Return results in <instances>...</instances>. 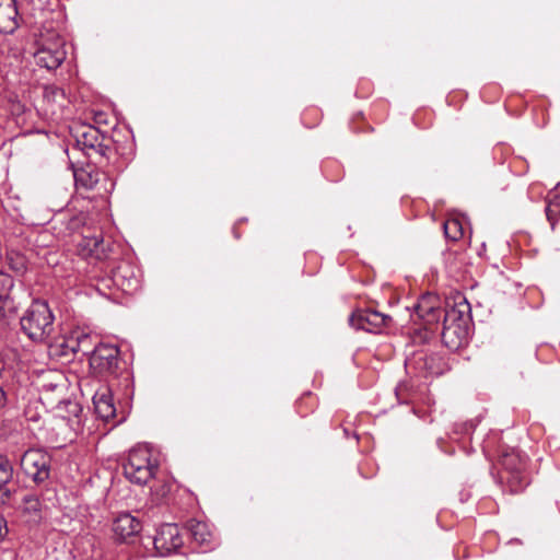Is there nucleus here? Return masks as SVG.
<instances>
[{
    "label": "nucleus",
    "instance_id": "nucleus-1",
    "mask_svg": "<svg viewBox=\"0 0 560 560\" xmlns=\"http://www.w3.org/2000/svg\"><path fill=\"white\" fill-rule=\"evenodd\" d=\"M54 314L47 302L35 300L20 319L22 331L33 341L48 340L55 329Z\"/></svg>",
    "mask_w": 560,
    "mask_h": 560
},
{
    "label": "nucleus",
    "instance_id": "nucleus-2",
    "mask_svg": "<svg viewBox=\"0 0 560 560\" xmlns=\"http://www.w3.org/2000/svg\"><path fill=\"white\" fill-rule=\"evenodd\" d=\"M158 463L152 458L148 446L139 445L130 450L124 464V475L132 483L144 486L155 475Z\"/></svg>",
    "mask_w": 560,
    "mask_h": 560
},
{
    "label": "nucleus",
    "instance_id": "nucleus-3",
    "mask_svg": "<svg viewBox=\"0 0 560 560\" xmlns=\"http://www.w3.org/2000/svg\"><path fill=\"white\" fill-rule=\"evenodd\" d=\"M470 318L466 311L451 307L444 314L442 341L452 351L465 346L469 340Z\"/></svg>",
    "mask_w": 560,
    "mask_h": 560
},
{
    "label": "nucleus",
    "instance_id": "nucleus-4",
    "mask_svg": "<svg viewBox=\"0 0 560 560\" xmlns=\"http://www.w3.org/2000/svg\"><path fill=\"white\" fill-rule=\"evenodd\" d=\"M500 463L503 467L501 479L509 485L512 492L522 491L528 481L524 472L525 463L520 453L512 450L502 455Z\"/></svg>",
    "mask_w": 560,
    "mask_h": 560
},
{
    "label": "nucleus",
    "instance_id": "nucleus-5",
    "mask_svg": "<svg viewBox=\"0 0 560 560\" xmlns=\"http://www.w3.org/2000/svg\"><path fill=\"white\" fill-rule=\"evenodd\" d=\"M51 458L42 450H27L21 458V468L34 482L42 483L49 478Z\"/></svg>",
    "mask_w": 560,
    "mask_h": 560
},
{
    "label": "nucleus",
    "instance_id": "nucleus-6",
    "mask_svg": "<svg viewBox=\"0 0 560 560\" xmlns=\"http://www.w3.org/2000/svg\"><path fill=\"white\" fill-rule=\"evenodd\" d=\"M390 322V316L370 308L354 311L349 317L351 327L370 334H381Z\"/></svg>",
    "mask_w": 560,
    "mask_h": 560
},
{
    "label": "nucleus",
    "instance_id": "nucleus-7",
    "mask_svg": "<svg viewBox=\"0 0 560 560\" xmlns=\"http://www.w3.org/2000/svg\"><path fill=\"white\" fill-rule=\"evenodd\" d=\"M119 350L113 345L100 343L95 346L89 359L91 369L100 374H114L118 366Z\"/></svg>",
    "mask_w": 560,
    "mask_h": 560
},
{
    "label": "nucleus",
    "instance_id": "nucleus-8",
    "mask_svg": "<svg viewBox=\"0 0 560 560\" xmlns=\"http://www.w3.org/2000/svg\"><path fill=\"white\" fill-rule=\"evenodd\" d=\"M153 544L159 555L164 557L177 551L184 541L177 525L167 523L158 528Z\"/></svg>",
    "mask_w": 560,
    "mask_h": 560
},
{
    "label": "nucleus",
    "instance_id": "nucleus-9",
    "mask_svg": "<svg viewBox=\"0 0 560 560\" xmlns=\"http://www.w3.org/2000/svg\"><path fill=\"white\" fill-rule=\"evenodd\" d=\"M67 52L61 42L44 45L34 55L37 66L47 70H55L65 61Z\"/></svg>",
    "mask_w": 560,
    "mask_h": 560
},
{
    "label": "nucleus",
    "instance_id": "nucleus-10",
    "mask_svg": "<svg viewBox=\"0 0 560 560\" xmlns=\"http://www.w3.org/2000/svg\"><path fill=\"white\" fill-rule=\"evenodd\" d=\"M417 316L427 325L438 324L445 312L441 306V301L435 294H424L415 305Z\"/></svg>",
    "mask_w": 560,
    "mask_h": 560
},
{
    "label": "nucleus",
    "instance_id": "nucleus-11",
    "mask_svg": "<svg viewBox=\"0 0 560 560\" xmlns=\"http://www.w3.org/2000/svg\"><path fill=\"white\" fill-rule=\"evenodd\" d=\"M142 529L141 522L129 512L119 513L114 520L112 530L119 541H129Z\"/></svg>",
    "mask_w": 560,
    "mask_h": 560
},
{
    "label": "nucleus",
    "instance_id": "nucleus-12",
    "mask_svg": "<svg viewBox=\"0 0 560 560\" xmlns=\"http://www.w3.org/2000/svg\"><path fill=\"white\" fill-rule=\"evenodd\" d=\"M188 530L192 542L202 552L212 550L217 545V539L209 525L201 521L191 520L188 522Z\"/></svg>",
    "mask_w": 560,
    "mask_h": 560
},
{
    "label": "nucleus",
    "instance_id": "nucleus-13",
    "mask_svg": "<svg viewBox=\"0 0 560 560\" xmlns=\"http://www.w3.org/2000/svg\"><path fill=\"white\" fill-rule=\"evenodd\" d=\"M14 287L13 278L4 272H0V317L10 318L14 316L19 310V304L11 295Z\"/></svg>",
    "mask_w": 560,
    "mask_h": 560
},
{
    "label": "nucleus",
    "instance_id": "nucleus-14",
    "mask_svg": "<svg viewBox=\"0 0 560 560\" xmlns=\"http://www.w3.org/2000/svg\"><path fill=\"white\" fill-rule=\"evenodd\" d=\"M94 411L98 418L108 421L116 416V408L112 390L107 386H101L93 395Z\"/></svg>",
    "mask_w": 560,
    "mask_h": 560
},
{
    "label": "nucleus",
    "instance_id": "nucleus-15",
    "mask_svg": "<svg viewBox=\"0 0 560 560\" xmlns=\"http://www.w3.org/2000/svg\"><path fill=\"white\" fill-rule=\"evenodd\" d=\"M16 0H0V32L13 34L20 26Z\"/></svg>",
    "mask_w": 560,
    "mask_h": 560
},
{
    "label": "nucleus",
    "instance_id": "nucleus-16",
    "mask_svg": "<svg viewBox=\"0 0 560 560\" xmlns=\"http://www.w3.org/2000/svg\"><path fill=\"white\" fill-rule=\"evenodd\" d=\"M22 515L32 525H38L44 518V505L34 494H26L22 501Z\"/></svg>",
    "mask_w": 560,
    "mask_h": 560
},
{
    "label": "nucleus",
    "instance_id": "nucleus-17",
    "mask_svg": "<svg viewBox=\"0 0 560 560\" xmlns=\"http://www.w3.org/2000/svg\"><path fill=\"white\" fill-rule=\"evenodd\" d=\"M77 142L78 144L82 145L83 149H93L103 153L100 132L92 126H84L80 131H78Z\"/></svg>",
    "mask_w": 560,
    "mask_h": 560
},
{
    "label": "nucleus",
    "instance_id": "nucleus-18",
    "mask_svg": "<svg viewBox=\"0 0 560 560\" xmlns=\"http://www.w3.org/2000/svg\"><path fill=\"white\" fill-rule=\"evenodd\" d=\"M103 238L101 235H83L78 243V252L84 257H100V247L102 246Z\"/></svg>",
    "mask_w": 560,
    "mask_h": 560
},
{
    "label": "nucleus",
    "instance_id": "nucleus-19",
    "mask_svg": "<svg viewBox=\"0 0 560 560\" xmlns=\"http://www.w3.org/2000/svg\"><path fill=\"white\" fill-rule=\"evenodd\" d=\"M546 215L551 229H555L556 223L560 218V186L556 191L550 192L547 197Z\"/></svg>",
    "mask_w": 560,
    "mask_h": 560
},
{
    "label": "nucleus",
    "instance_id": "nucleus-20",
    "mask_svg": "<svg viewBox=\"0 0 560 560\" xmlns=\"http://www.w3.org/2000/svg\"><path fill=\"white\" fill-rule=\"evenodd\" d=\"M12 478L13 467L10 460L4 456H0V492L7 498L10 495V490L7 488V485Z\"/></svg>",
    "mask_w": 560,
    "mask_h": 560
},
{
    "label": "nucleus",
    "instance_id": "nucleus-21",
    "mask_svg": "<svg viewBox=\"0 0 560 560\" xmlns=\"http://www.w3.org/2000/svg\"><path fill=\"white\" fill-rule=\"evenodd\" d=\"M90 341V336L86 335V334H79L78 336L75 337H69L67 339H63L62 342L60 343V348H61V354L62 355H69V354H74L77 352H79V348L80 345L82 342H89Z\"/></svg>",
    "mask_w": 560,
    "mask_h": 560
},
{
    "label": "nucleus",
    "instance_id": "nucleus-22",
    "mask_svg": "<svg viewBox=\"0 0 560 560\" xmlns=\"http://www.w3.org/2000/svg\"><path fill=\"white\" fill-rule=\"evenodd\" d=\"M443 229L445 236L452 241H457L463 236V225L456 218L446 220Z\"/></svg>",
    "mask_w": 560,
    "mask_h": 560
},
{
    "label": "nucleus",
    "instance_id": "nucleus-23",
    "mask_svg": "<svg viewBox=\"0 0 560 560\" xmlns=\"http://www.w3.org/2000/svg\"><path fill=\"white\" fill-rule=\"evenodd\" d=\"M74 179L78 185H81L86 189H92L97 183V178H94L91 174L86 173L85 171L75 172Z\"/></svg>",
    "mask_w": 560,
    "mask_h": 560
},
{
    "label": "nucleus",
    "instance_id": "nucleus-24",
    "mask_svg": "<svg viewBox=\"0 0 560 560\" xmlns=\"http://www.w3.org/2000/svg\"><path fill=\"white\" fill-rule=\"evenodd\" d=\"M45 97L52 102H62L66 100V92L57 85H47L45 88Z\"/></svg>",
    "mask_w": 560,
    "mask_h": 560
},
{
    "label": "nucleus",
    "instance_id": "nucleus-25",
    "mask_svg": "<svg viewBox=\"0 0 560 560\" xmlns=\"http://www.w3.org/2000/svg\"><path fill=\"white\" fill-rule=\"evenodd\" d=\"M84 220H85V217L83 213H80L79 215L73 217L69 222V229L70 230L78 229L80 225H82L84 223Z\"/></svg>",
    "mask_w": 560,
    "mask_h": 560
},
{
    "label": "nucleus",
    "instance_id": "nucleus-26",
    "mask_svg": "<svg viewBox=\"0 0 560 560\" xmlns=\"http://www.w3.org/2000/svg\"><path fill=\"white\" fill-rule=\"evenodd\" d=\"M8 534V526L5 518L0 515V539H3Z\"/></svg>",
    "mask_w": 560,
    "mask_h": 560
},
{
    "label": "nucleus",
    "instance_id": "nucleus-27",
    "mask_svg": "<svg viewBox=\"0 0 560 560\" xmlns=\"http://www.w3.org/2000/svg\"><path fill=\"white\" fill-rule=\"evenodd\" d=\"M81 348H79V352H82L83 354H88L91 357V352L93 348H91L90 341L89 342H82L80 345Z\"/></svg>",
    "mask_w": 560,
    "mask_h": 560
},
{
    "label": "nucleus",
    "instance_id": "nucleus-28",
    "mask_svg": "<svg viewBox=\"0 0 560 560\" xmlns=\"http://www.w3.org/2000/svg\"><path fill=\"white\" fill-rule=\"evenodd\" d=\"M7 405V395L2 387H0V409L4 408Z\"/></svg>",
    "mask_w": 560,
    "mask_h": 560
}]
</instances>
